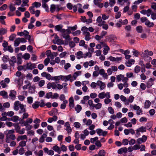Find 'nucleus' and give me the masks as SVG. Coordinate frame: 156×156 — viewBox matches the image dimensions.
<instances>
[{
  "label": "nucleus",
  "mask_w": 156,
  "mask_h": 156,
  "mask_svg": "<svg viewBox=\"0 0 156 156\" xmlns=\"http://www.w3.org/2000/svg\"><path fill=\"white\" fill-rule=\"evenodd\" d=\"M83 34L85 35V39L87 41H88L90 39V33L89 32H83Z\"/></svg>",
  "instance_id": "nucleus-26"
},
{
  "label": "nucleus",
  "mask_w": 156,
  "mask_h": 156,
  "mask_svg": "<svg viewBox=\"0 0 156 156\" xmlns=\"http://www.w3.org/2000/svg\"><path fill=\"white\" fill-rule=\"evenodd\" d=\"M58 110L57 108H53L51 111L48 112V114L50 116L55 115L58 113Z\"/></svg>",
  "instance_id": "nucleus-20"
},
{
  "label": "nucleus",
  "mask_w": 156,
  "mask_h": 156,
  "mask_svg": "<svg viewBox=\"0 0 156 156\" xmlns=\"http://www.w3.org/2000/svg\"><path fill=\"white\" fill-rule=\"evenodd\" d=\"M30 55L28 53H26L24 54L22 57V58L25 60H28L30 58Z\"/></svg>",
  "instance_id": "nucleus-31"
},
{
  "label": "nucleus",
  "mask_w": 156,
  "mask_h": 156,
  "mask_svg": "<svg viewBox=\"0 0 156 156\" xmlns=\"http://www.w3.org/2000/svg\"><path fill=\"white\" fill-rule=\"evenodd\" d=\"M97 23H98V25L99 27H102V28L104 30H107L108 28V25L106 24V22L102 20L101 16H99L96 19Z\"/></svg>",
  "instance_id": "nucleus-2"
},
{
  "label": "nucleus",
  "mask_w": 156,
  "mask_h": 156,
  "mask_svg": "<svg viewBox=\"0 0 156 156\" xmlns=\"http://www.w3.org/2000/svg\"><path fill=\"white\" fill-rule=\"evenodd\" d=\"M30 13L32 14H34L36 17H38L41 13V11L39 10L35 11V9H29Z\"/></svg>",
  "instance_id": "nucleus-11"
},
{
  "label": "nucleus",
  "mask_w": 156,
  "mask_h": 156,
  "mask_svg": "<svg viewBox=\"0 0 156 156\" xmlns=\"http://www.w3.org/2000/svg\"><path fill=\"white\" fill-rule=\"evenodd\" d=\"M92 55L91 54V53H90V52H87L85 54H83V57L84 58H86L87 57L89 58H90L91 57Z\"/></svg>",
  "instance_id": "nucleus-47"
},
{
  "label": "nucleus",
  "mask_w": 156,
  "mask_h": 156,
  "mask_svg": "<svg viewBox=\"0 0 156 156\" xmlns=\"http://www.w3.org/2000/svg\"><path fill=\"white\" fill-rule=\"evenodd\" d=\"M127 149L126 147H122L118 150V153L119 154H121L123 153L126 154L127 152Z\"/></svg>",
  "instance_id": "nucleus-19"
},
{
  "label": "nucleus",
  "mask_w": 156,
  "mask_h": 156,
  "mask_svg": "<svg viewBox=\"0 0 156 156\" xmlns=\"http://www.w3.org/2000/svg\"><path fill=\"white\" fill-rule=\"evenodd\" d=\"M110 98H106L104 100V102L106 104H108L112 101V100L110 99Z\"/></svg>",
  "instance_id": "nucleus-60"
},
{
  "label": "nucleus",
  "mask_w": 156,
  "mask_h": 156,
  "mask_svg": "<svg viewBox=\"0 0 156 156\" xmlns=\"http://www.w3.org/2000/svg\"><path fill=\"white\" fill-rule=\"evenodd\" d=\"M27 141L24 140H22L19 143V146L17 147V148H19L20 147H23L26 145V142Z\"/></svg>",
  "instance_id": "nucleus-28"
},
{
  "label": "nucleus",
  "mask_w": 156,
  "mask_h": 156,
  "mask_svg": "<svg viewBox=\"0 0 156 156\" xmlns=\"http://www.w3.org/2000/svg\"><path fill=\"white\" fill-rule=\"evenodd\" d=\"M10 66H14L15 63L16 62V59L15 56H12L11 58L8 60Z\"/></svg>",
  "instance_id": "nucleus-14"
},
{
  "label": "nucleus",
  "mask_w": 156,
  "mask_h": 156,
  "mask_svg": "<svg viewBox=\"0 0 156 156\" xmlns=\"http://www.w3.org/2000/svg\"><path fill=\"white\" fill-rule=\"evenodd\" d=\"M145 24L149 27H152L154 25V23L153 22H151L148 20L146 22Z\"/></svg>",
  "instance_id": "nucleus-32"
},
{
  "label": "nucleus",
  "mask_w": 156,
  "mask_h": 156,
  "mask_svg": "<svg viewBox=\"0 0 156 156\" xmlns=\"http://www.w3.org/2000/svg\"><path fill=\"white\" fill-rule=\"evenodd\" d=\"M32 5V6L29 7V9H35L34 8H38L41 6V4L39 2H35L33 3Z\"/></svg>",
  "instance_id": "nucleus-12"
},
{
  "label": "nucleus",
  "mask_w": 156,
  "mask_h": 156,
  "mask_svg": "<svg viewBox=\"0 0 156 156\" xmlns=\"http://www.w3.org/2000/svg\"><path fill=\"white\" fill-rule=\"evenodd\" d=\"M26 65H23V66H19L17 67V69L19 71H21L23 69H25Z\"/></svg>",
  "instance_id": "nucleus-63"
},
{
  "label": "nucleus",
  "mask_w": 156,
  "mask_h": 156,
  "mask_svg": "<svg viewBox=\"0 0 156 156\" xmlns=\"http://www.w3.org/2000/svg\"><path fill=\"white\" fill-rule=\"evenodd\" d=\"M105 38L106 41L112 44H113L116 42L117 39L115 35L113 34L107 36Z\"/></svg>",
  "instance_id": "nucleus-3"
},
{
  "label": "nucleus",
  "mask_w": 156,
  "mask_h": 156,
  "mask_svg": "<svg viewBox=\"0 0 156 156\" xmlns=\"http://www.w3.org/2000/svg\"><path fill=\"white\" fill-rule=\"evenodd\" d=\"M39 102L38 101H35L32 105V108L34 109L38 108L39 106Z\"/></svg>",
  "instance_id": "nucleus-35"
},
{
  "label": "nucleus",
  "mask_w": 156,
  "mask_h": 156,
  "mask_svg": "<svg viewBox=\"0 0 156 156\" xmlns=\"http://www.w3.org/2000/svg\"><path fill=\"white\" fill-rule=\"evenodd\" d=\"M140 67L139 66H135L134 68V72L136 73H139L140 71Z\"/></svg>",
  "instance_id": "nucleus-51"
},
{
  "label": "nucleus",
  "mask_w": 156,
  "mask_h": 156,
  "mask_svg": "<svg viewBox=\"0 0 156 156\" xmlns=\"http://www.w3.org/2000/svg\"><path fill=\"white\" fill-rule=\"evenodd\" d=\"M25 82H27L28 83L27 84L23 86V88L24 90L27 89L29 87H30L31 86V84L30 82L26 81Z\"/></svg>",
  "instance_id": "nucleus-57"
},
{
  "label": "nucleus",
  "mask_w": 156,
  "mask_h": 156,
  "mask_svg": "<svg viewBox=\"0 0 156 156\" xmlns=\"http://www.w3.org/2000/svg\"><path fill=\"white\" fill-rule=\"evenodd\" d=\"M62 33V36L63 38L65 39L66 40L68 41H70L71 40L69 34L66 33Z\"/></svg>",
  "instance_id": "nucleus-34"
},
{
  "label": "nucleus",
  "mask_w": 156,
  "mask_h": 156,
  "mask_svg": "<svg viewBox=\"0 0 156 156\" xmlns=\"http://www.w3.org/2000/svg\"><path fill=\"white\" fill-rule=\"evenodd\" d=\"M61 9L60 5L52 4L50 5L49 11L51 13H53L55 11L58 12Z\"/></svg>",
  "instance_id": "nucleus-4"
},
{
  "label": "nucleus",
  "mask_w": 156,
  "mask_h": 156,
  "mask_svg": "<svg viewBox=\"0 0 156 156\" xmlns=\"http://www.w3.org/2000/svg\"><path fill=\"white\" fill-rule=\"evenodd\" d=\"M60 147V149H61V151H62L63 152L66 151L67 150V147L63 144L61 145V146Z\"/></svg>",
  "instance_id": "nucleus-55"
},
{
  "label": "nucleus",
  "mask_w": 156,
  "mask_h": 156,
  "mask_svg": "<svg viewBox=\"0 0 156 156\" xmlns=\"http://www.w3.org/2000/svg\"><path fill=\"white\" fill-rule=\"evenodd\" d=\"M79 6V7H81V5L80 4H78L77 5H74L73 6V9L74 12H76L77 11V6Z\"/></svg>",
  "instance_id": "nucleus-46"
},
{
  "label": "nucleus",
  "mask_w": 156,
  "mask_h": 156,
  "mask_svg": "<svg viewBox=\"0 0 156 156\" xmlns=\"http://www.w3.org/2000/svg\"><path fill=\"white\" fill-rule=\"evenodd\" d=\"M0 84L3 88H5L8 86L7 84L3 80L1 81Z\"/></svg>",
  "instance_id": "nucleus-53"
},
{
  "label": "nucleus",
  "mask_w": 156,
  "mask_h": 156,
  "mask_svg": "<svg viewBox=\"0 0 156 156\" xmlns=\"http://www.w3.org/2000/svg\"><path fill=\"white\" fill-rule=\"evenodd\" d=\"M14 104V109L15 110L18 111L19 108L20 109L19 112V114H22L26 112V108H24V105L21 104L19 101H16Z\"/></svg>",
  "instance_id": "nucleus-1"
},
{
  "label": "nucleus",
  "mask_w": 156,
  "mask_h": 156,
  "mask_svg": "<svg viewBox=\"0 0 156 156\" xmlns=\"http://www.w3.org/2000/svg\"><path fill=\"white\" fill-rule=\"evenodd\" d=\"M55 40H56V42H54L55 44H60L62 42V41L58 39V37L56 35L55 36Z\"/></svg>",
  "instance_id": "nucleus-43"
},
{
  "label": "nucleus",
  "mask_w": 156,
  "mask_h": 156,
  "mask_svg": "<svg viewBox=\"0 0 156 156\" xmlns=\"http://www.w3.org/2000/svg\"><path fill=\"white\" fill-rule=\"evenodd\" d=\"M47 136V135L45 133H43L39 139V142L41 143H42L44 141V139Z\"/></svg>",
  "instance_id": "nucleus-27"
},
{
  "label": "nucleus",
  "mask_w": 156,
  "mask_h": 156,
  "mask_svg": "<svg viewBox=\"0 0 156 156\" xmlns=\"http://www.w3.org/2000/svg\"><path fill=\"white\" fill-rule=\"evenodd\" d=\"M27 103L29 104H31L33 103V98L31 97H29L27 98Z\"/></svg>",
  "instance_id": "nucleus-62"
},
{
  "label": "nucleus",
  "mask_w": 156,
  "mask_h": 156,
  "mask_svg": "<svg viewBox=\"0 0 156 156\" xmlns=\"http://www.w3.org/2000/svg\"><path fill=\"white\" fill-rule=\"evenodd\" d=\"M151 12V9H148L147 10H143L140 11L141 13L144 15L146 14L147 16H149Z\"/></svg>",
  "instance_id": "nucleus-17"
},
{
  "label": "nucleus",
  "mask_w": 156,
  "mask_h": 156,
  "mask_svg": "<svg viewBox=\"0 0 156 156\" xmlns=\"http://www.w3.org/2000/svg\"><path fill=\"white\" fill-rule=\"evenodd\" d=\"M147 139V137L145 135H143L142 137L139 138L137 139L136 142L138 144H141L145 142Z\"/></svg>",
  "instance_id": "nucleus-9"
},
{
  "label": "nucleus",
  "mask_w": 156,
  "mask_h": 156,
  "mask_svg": "<svg viewBox=\"0 0 156 156\" xmlns=\"http://www.w3.org/2000/svg\"><path fill=\"white\" fill-rule=\"evenodd\" d=\"M97 85L100 87V88L101 90L104 89L106 87L105 83L102 82L100 80H98L97 81Z\"/></svg>",
  "instance_id": "nucleus-16"
},
{
  "label": "nucleus",
  "mask_w": 156,
  "mask_h": 156,
  "mask_svg": "<svg viewBox=\"0 0 156 156\" xmlns=\"http://www.w3.org/2000/svg\"><path fill=\"white\" fill-rule=\"evenodd\" d=\"M88 103L90 107L94 108L95 107V105L93 103V101L91 100H89Z\"/></svg>",
  "instance_id": "nucleus-54"
},
{
  "label": "nucleus",
  "mask_w": 156,
  "mask_h": 156,
  "mask_svg": "<svg viewBox=\"0 0 156 156\" xmlns=\"http://www.w3.org/2000/svg\"><path fill=\"white\" fill-rule=\"evenodd\" d=\"M7 135L8 136V138L11 140H14L16 139V136L14 134H8Z\"/></svg>",
  "instance_id": "nucleus-56"
},
{
  "label": "nucleus",
  "mask_w": 156,
  "mask_h": 156,
  "mask_svg": "<svg viewBox=\"0 0 156 156\" xmlns=\"http://www.w3.org/2000/svg\"><path fill=\"white\" fill-rule=\"evenodd\" d=\"M126 76L128 78L131 77L134 78L135 76L133 75V73H127L126 74Z\"/></svg>",
  "instance_id": "nucleus-59"
},
{
  "label": "nucleus",
  "mask_w": 156,
  "mask_h": 156,
  "mask_svg": "<svg viewBox=\"0 0 156 156\" xmlns=\"http://www.w3.org/2000/svg\"><path fill=\"white\" fill-rule=\"evenodd\" d=\"M101 43L103 46L105 47V48H104L103 52V54L105 55L108 53V51L110 49L109 48L108 46H107V44L105 42H101Z\"/></svg>",
  "instance_id": "nucleus-10"
},
{
  "label": "nucleus",
  "mask_w": 156,
  "mask_h": 156,
  "mask_svg": "<svg viewBox=\"0 0 156 156\" xmlns=\"http://www.w3.org/2000/svg\"><path fill=\"white\" fill-rule=\"evenodd\" d=\"M151 104V102L148 100H146L144 103V107L145 108L147 109L149 108Z\"/></svg>",
  "instance_id": "nucleus-29"
},
{
  "label": "nucleus",
  "mask_w": 156,
  "mask_h": 156,
  "mask_svg": "<svg viewBox=\"0 0 156 156\" xmlns=\"http://www.w3.org/2000/svg\"><path fill=\"white\" fill-rule=\"evenodd\" d=\"M42 7L44 9L45 11L47 12H49V10L48 5L45 3L42 2Z\"/></svg>",
  "instance_id": "nucleus-30"
},
{
  "label": "nucleus",
  "mask_w": 156,
  "mask_h": 156,
  "mask_svg": "<svg viewBox=\"0 0 156 156\" xmlns=\"http://www.w3.org/2000/svg\"><path fill=\"white\" fill-rule=\"evenodd\" d=\"M136 31L139 33H141L143 31L142 27L141 26H138L136 28Z\"/></svg>",
  "instance_id": "nucleus-50"
},
{
  "label": "nucleus",
  "mask_w": 156,
  "mask_h": 156,
  "mask_svg": "<svg viewBox=\"0 0 156 156\" xmlns=\"http://www.w3.org/2000/svg\"><path fill=\"white\" fill-rule=\"evenodd\" d=\"M98 97L100 99H102L105 98H110L111 96L109 92H102L98 94Z\"/></svg>",
  "instance_id": "nucleus-7"
},
{
  "label": "nucleus",
  "mask_w": 156,
  "mask_h": 156,
  "mask_svg": "<svg viewBox=\"0 0 156 156\" xmlns=\"http://www.w3.org/2000/svg\"><path fill=\"white\" fill-rule=\"evenodd\" d=\"M147 129V127L146 126H141L137 129L136 130V136H138L140 135V132L142 133L145 132Z\"/></svg>",
  "instance_id": "nucleus-6"
},
{
  "label": "nucleus",
  "mask_w": 156,
  "mask_h": 156,
  "mask_svg": "<svg viewBox=\"0 0 156 156\" xmlns=\"http://www.w3.org/2000/svg\"><path fill=\"white\" fill-rule=\"evenodd\" d=\"M154 79H153L152 78H150L146 83L147 87L148 88H150L152 85L154 84Z\"/></svg>",
  "instance_id": "nucleus-15"
},
{
  "label": "nucleus",
  "mask_w": 156,
  "mask_h": 156,
  "mask_svg": "<svg viewBox=\"0 0 156 156\" xmlns=\"http://www.w3.org/2000/svg\"><path fill=\"white\" fill-rule=\"evenodd\" d=\"M129 141L127 139H124L122 141V144L124 145H126L128 144Z\"/></svg>",
  "instance_id": "nucleus-58"
},
{
  "label": "nucleus",
  "mask_w": 156,
  "mask_h": 156,
  "mask_svg": "<svg viewBox=\"0 0 156 156\" xmlns=\"http://www.w3.org/2000/svg\"><path fill=\"white\" fill-rule=\"evenodd\" d=\"M124 75L122 74H119L118 75L116 76V80L118 81H120L122 80V78H123Z\"/></svg>",
  "instance_id": "nucleus-52"
},
{
  "label": "nucleus",
  "mask_w": 156,
  "mask_h": 156,
  "mask_svg": "<svg viewBox=\"0 0 156 156\" xmlns=\"http://www.w3.org/2000/svg\"><path fill=\"white\" fill-rule=\"evenodd\" d=\"M14 126L16 133L21 135L25 133V129L23 128L20 130V126L18 124H15Z\"/></svg>",
  "instance_id": "nucleus-5"
},
{
  "label": "nucleus",
  "mask_w": 156,
  "mask_h": 156,
  "mask_svg": "<svg viewBox=\"0 0 156 156\" xmlns=\"http://www.w3.org/2000/svg\"><path fill=\"white\" fill-rule=\"evenodd\" d=\"M0 95L2 96L4 98H8V97L7 93L5 90L1 91L0 92Z\"/></svg>",
  "instance_id": "nucleus-36"
},
{
  "label": "nucleus",
  "mask_w": 156,
  "mask_h": 156,
  "mask_svg": "<svg viewBox=\"0 0 156 156\" xmlns=\"http://www.w3.org/2000/svg\"><path fill=\"white\" fill-rule=\"evenodd\" d=\"M11 120L14 122H16L19 120V117L17 116H14L11 118Z\"/></svg>",
  "instance_id": "nucleus-39"
},
{
  "label": "nucleus",
  "mask_w": 156,
  "mask_h": 156,
  "mask_svg": "<svg viewBox=\"0 0 156 156\" xmlns=\"http://www.w3.org/2000/svg\"><path fill=\"white\" fill-rule=\"evenodd\" d=\"M151 18L153 20H154L156 19V12L154 13L151 11Z\"/></svg>",
  "instance_id": "nucleus-64"
},
{
  "label": "nucleus",
  "mask_w": 156,
  "mask_h": 156,
  "mask_svg": "<svg viewBox=\"0 0 156 156\" xmlns=\"http://www.w3.org/2000/svg\"><path fill=\"white\" fill-rule=\"evenodd\" d=\"M35 87L30 86L29 87V92L31 94H33L35 92Z\"/></svg>",
  "instance_id": "nucleus-41"
},
{
  "label": "nucleus",
  "mask_w": 156,
  "mask_h": 156,
  "mask_svg": "<svg viewBox=\"0 0 156 156\" xmlns=\"http://www.w3.org/2000/svg\"><path fill=\"white\" fill-rule=\"evenodd\" d=\"M98 154L100 156H105V152L104 150H101L99 151Z\"/></svg>",
  "instance_id": "nucleus-48"
},
{
  "label": "nucleus",
  "mask_w": 156,
  "mask_h": 156,
  "mask_svg": "<svg viewBox=\"0 0 156 156\" xmlns=\"http://www.w3.org/2000/svg\"><path fill=\"white\" fill-rule=\"evenodd\" d=\"M81 74V71H78L75 72L73 74V76L74 78V80L76 79L77 76Z\"/></svg>",
  "instance_id": "nucleus-24"
},
{
  "label": "nucleus",
  "mask_w": 156,
  "mask_h": 156,
  "mask_svg": "<svg viewBox=\"0 0 156 156\" xmlns=\"http://www.w3.org/2000/svg\"><path fill=\"white\" fill-rule=\"evenodd\" d=\"M52 149L55 152H57L58 154H60L61 153V150L60 149V147L57 145L54 146L52 147Z\"/></svg>",
  "instance_id": "nucleus-22"
},
{
  "label": "nucleus",
  "mask_w": 156,
  "mask_h": 156,
  "mask_svg": "<svg viewBox=\"0 0 156 156\" xmlns=\"http://www.w3.org/2000/svg\"><path fill=\"white\" fill-rule=\"evenodd\" d=\"M33 122V119H32L29 118L25 121L24 123V125L25 126H27L28 125L29 123H31Z\"/></svg>",
  "instance_id": "nucleus-38"
},
{
  "label": "nucleus",
  "mask_w": 156,
  "mask_h": 156,
  "mask_svg": "<svg viewBox=\"0 0 156 156\" xmlns=\"http://www.w3.org/2000/svg\"><path fill=\"white\" fill-rule=\"evenodd\" d=\"M83 122L87 126L90 125L92 123V121L91 119H89L87 120V119L86 118L83 119Z\"/></svg>",
  "instance_id": "nucleus-23"
},
{
  "label": "nucleus",
  "mask_w": 156,
  "mask_h": 156,
  "mask_svg": "<svg viewBox=\"0 0 156 156\" xmlns=\"http://www.w3.org/2000/svg\"><path fill=\"white\" fill-rule=\"evenodd\" d=\"M62 26L61 25H58L55 26V29L57 31H60V32L62 33L61 30L62 29Z\"/></svg>",
  "instance_id": "nucleus-37"
},
{
  "label": "nucleus",
  "mask_w": 156,
  "mask_h": 156,
  "mask_svg": "<svg viewBox=\"0 0 156 156\" xmlns=\"http://www.w3.org/2000/svg\"><path fill=\"white\" fill-rule=\"evenodd\" d=\"M20 42V41L19 38H16L14 42V46L15 47L18 46Z\"/></svg>",
  "instance_id": "nucleus-42"
},
{
  "label": "nucleus",
  "mask_w": 156,
  "mask_h": 156,
  "mask_svg": "<svg viewBox=\"0 0 156 156\" xmlns=\"http://www.w3.org/2000/svg\"><path fill=\"white\" fill-rule=\"evenodd\" d=\"M83 52L81 51H78L76 54V57L78 59H80L81 58H83Z\"/></svg>",
  "instance_id": "nucleus-25"
},
{
  "label": "nucleus",
  "mask_w": 156,
  "mask_h": 156,
  "mask_svg": "<svg viewBox=\"0 0 156 156\" xmlns=\"http://www.w3.org/2000/svg\"><path fill=\"white\" fill-rule=\"evenodd\" d=\"M27 136L25 135H21L18 136L17 138H16V140L17 142H18L20 140H25V141H27Z\"/></svg>",
  "instance_id": "nucleus-21"
},
{
  "label": "nucleus",
  "mask_w": 156,
  "mask_h": 156,
  "mask_svg": "<svg viewBox=\"0 0 156 156\" xmlns=\"http://www.w3.org/2000/svg\"><path fill=\"white\" fill-rule=\"evenodd\" d=\"M16 94V92L14 90H10L9 96L10 98L12 100H14L15 99Z\"/></svg>",
  "instance_id": "nucleus-13"
},
{
  "label": "nucleus",
  "mask_w": 156,
  "mask_h": 156,
  "mask_svg": "<svg viewBox=\"0 0 156 156\" xmlns=\"http://www.w3.org/2000/svg\"><path fill=\"white\" fill-rule=\"evenodd\" d=\"M144 54L146 55L151 56L153 55V53L152 51H149L148 50H146L144 51Z\"/></svg>",
  "instance_id": "nucleus-44"
},
{
  "label": "nucleus",
  "mask_w": 156,
  "mask_h": 156,
  "mask_svg": "<svg viewBox=\"0 0 156 156\" xmlns=\"http://www.w3.org/2000/svg\"><path fill=\"white\" fill-rule=\"evenodd\" d=\"M7 32V30L6 29L2 28H0V34L3 35L6 33Z\"/></svg>",
  "instance_id": "nucleus-45"
},
{
  "label": "nucleus",
  "mask_w": 156,
  "mask_h": 156,
  "mask_svg": "<svg viewBox=\"0 0 156 156\" xmlns=\"http://www.w3.org/2000/svg\"><path fill=\"white\" fill-rule=\"evenodd\" d=\"M135 60L134 59H130L126 61L125 64L127 67H130L132 64L134 63Z\"/></svg>",
  "instance_id": "nucleus-18"
},
{
  "label": "nucleus",
  "mask_w": 156,
  "mask_h": 156,
  "mask_svg": "<svg viewBox=\"0 0 156 156\" xmlns=\"http://www.w3.org/2000/svg\"><path fill=\"white\" fill-rule=\"evenodd\" d=\"M68 103V101L67 100L63 101V103L61 105L60 108L62 109H65L66 106V104Z\"/></svg>",
  "instance_id": "nucleus-33"
},
{
  "label": "nucleus",
  "mask_w": 156,
  "mask_h": 156,
  "mask_svg": "<svg viewBox=\"0 0 156 156\" xmlns=\"http://www.w3.org/2000/svg\"><path fill=\"white\" fill-rule=\"evenodd\" d=\"M36 66L37 65L35 63H32L31 62L27 63L26 64V68L24 70L26 71L27 69L32 70L36 68Z\"/></svg>",
  "instance_id": "nucleus-8"
},
{
  "label": "nucleus",
  "mask_w": 156,
  "mask_h": 156,
  "mask_svg": "<svg viewBox=\"0 0 156 156\" xmlns=\"http://www.w3.org/2000/svg\"><path fill=\"white\" fill-rule=\"evenodd\" d=\"M75 110L76 111L77 113H79L82 110V108L81 106L79 105H76V107L75 108Z\"/></svg>",
  "instance_id": "nucleus-40"
},
{
  "label": "nucleus",
  "mask_w": 156,
  "mask_h": 156,
  "mask_svg": "<svg viewBox=\"0 0 156 156\" xmlns=\"http://www.w3.org/2000/svg\"><path fill=\"white\" fill-rule=\"evenodd\" d=\"M52 93L51 92H50L46 94V98L49 99L51 98L52 99Z\"/></svg>",
  "instance_id": "nucleus-61"
},
{
  "label": "nucleus",
  "mask_w": 156,
  "mask_h": 156,
  "mask_svg": "<svg viewBox=\"0 0 156 156\" xmlns=\"http://www.w3.org/2000/svg\"><path fill=\"white\" fill-rule=\"evenodd\" d=\"M29 115L28 113L27 112H24V113L23 114V116L22 118H21V120H23V122H24V119L27 118L29 116Z\"/></svg>",
  "instance_id": "nucleus-49"
}]
</instances>
